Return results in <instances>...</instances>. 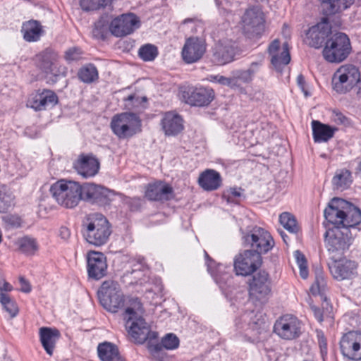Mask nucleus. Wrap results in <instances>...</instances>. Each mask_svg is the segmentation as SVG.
Masks as SVG:
<instances>
[{
  "label": "nucleus",
  "mask_w": 361,
  "mask_h": 361,
  "mask_svg": "<svg viewBox=\"0 0 361 361\" xmlns=\"http://www.w3.org/2000/svg\"><path fill=\"white\" fill-rule=\"evenodd\" d=\"M324 217L329 224L348 227L354 233L360 230L357 227L361 222L360 209L343 199H332L324 210Z\"/></svg>",
  "instance_id": "f257e3e1"
},
{
  "label": "nucleus",
  "mask_w": 361,
  "mask_h": 361,
  "mask_svg": "<svg viewBox=\"0 0 361 361\" xmlns=\"http://www.w3.org/2000/svg\"><path fill=\"white\" fill-rule=\"evenodd\" d=\"M82 233L90 244L95 246L104 245L111 233L106 218L99 213L88 214L82 224Z\"/></svg>",
  "instance_id": "f03ea898"
},
{
  "label": "nucleus",
  "mask_w": 361,
  "mask_h": 361,
  "mask_svg": "<svg viewBox=\"0 0 361 361\" xmlns=\"http://www.w3.org/2000/svg\"><path fill=\"white\" fill-rule=\"evenodd\" d=\"M325 233V245L332 259H339L352 245L357 234L348 227L336 225Z\"/></svg>",
  "instance_id": "7ed1b4c3"
},
{
  "label": "nucleus",
  "mask_w": 361,
  "mask_h": 361,
  "mask_svg": "<svg viewBox=\"0 0 361 361\" xmlns=\"http://www.w3.org/2000/svg\"><path fill=\"white\" fill-rule=\"evenodd\" d=\"M351 51L350 41L346 34L331 32L325 42L322 56L329 63H338L345 60Z\"/></svg>",
  "instance_id": "20e7f679"
},
{
  "label": "nucleus",
  "mask_w": 361,
  "mask_h": 361,
  "mask_svg": "<svg viewBox=\"0 0 361 361\" xmlns=\"http://www.w3.org/2000/svg\"><path fill=\"white\" fill-rule=\"evenodd\" d=\"M50 192L60 205L73 208L82 200V188L77 182L61 179L51 185Z\"/></svg>",
  "instance_id": "39448f33"
},
{
  "label": "nucleus",
  "mask_w": 361,
  "mask_h": 361,
  "mask_svg": "<svg viewBox=\"0 0 361 361\" xmlns=\"http://www.w3.org/2000/svg\"><path fill=\"white\" fill-rule=\"evenodd\" d=\"M111 128L119 139L133 137L142 131V120L133 112H123L113 116Z\"/></svg>",
  "instance_id": "423d86ee"
},
{
  "label": "nucleus",
  "mask_w": 361,
  "mask_h": 361,
  "mask_svg": "<svg viewBox=\"0 0 361 361\" xmlns=\"http://www.w3.org/2000/svg\"><path fill=\"white\" fill-rule=\"evenodd\" d=\"M99 302L107 311L116 313L126 304L125 295L117 281L107 280L98 290Z\"/></svg>",
  "instance_id": "0eeeda50"
},
{
  "label": "nucleus",
  "mask_w": 361,
  "mask_h": 361,
  "mask_svg": "<svg viewBox=\"0 0 361 361\" xmlns=\"http://www.w3.org/2000/svg\"><path fill=\"white\" fill-rule=\"evenodd\" d=\"M250 298L264 303L271 295V279L264 270L253 274L247 281Z\"/></svg>",
  "instance_id": "6e6552de"
},
{
  "label": "nucleus",
  "mask_w": 361,
  "mask_h": 361,
  "mask_svg": "<svg viewBox=\"0 0 361 361\" xmlns=\"http://www.w3.org/2000/svg\"><path fill=\"white\" fill-rule=\"evenodd\" d=\"M360 72L357 67L352 64L341 66L334 73L332 78L334 90L339 94L350 91L360 79Z\"/></svg>",
  "instance_id": "1a4fd4ad"
},
{
  "label": "nucleus",
  "mask_w": 361,
  "mask_h": 361,
  "mask_svg": "<svg viewBox=\"0 0 361 361\" xmlns=\"http://www.w3.org/2000/svg\"><path fill=\"white\" fill-rule=\"evenodd\" d=\"M243 240L245 246H250L252 252H258L260 256L271 250L275 244L269 232L257 226L243 235Z\"/></svg>",
  "instance_id": "9d476101"
},
{
  "label": "nucleus",
  "mask_w": 361,
  "mask_h": 361,
  "mask_svg": "<svg viewBox=\"0 0 361 361\" xmlns=\"http://www.w3.org/2000/svg\"><path fill=\"white\" fill-rule=\"evenodd\" d=\"M124 320L128 334L135 343L142 344L147 340L152 341L157 338V333L150 330L149 326L142 316L135 318L129 317Z\"/></svg>",
  "instance_id": "9b49d317"
},
{
  "label": "nucleus",
  "mask_w": 361,
  "mask_h": 361,
  "mask_svg": "<svg viewBox=\"0 0 361 361\" xmlns=\"http://www.w3.org/2000/svg\"><path fill=\"white\" fill-rule=\"evenodd\" d=\"M261 264L262 256L258 252L247 250L235 257L233 269L236 275L247 276L255 273Z\"/></svg>",
  "instance_id": "f8f14e48"
},
{
  "label": "nucleus",
  "mask_w": 361,
  "mask_h": 361,
  "mask_svg": "<svg viewBox=\"0 0 361 361\" xmlns=\"http://www.w3.org/2000/svg\"><path fill=\"white\" fill-rule=\"evenodd\" d=\"M302 323L293 314H284L275 322L274 331L281 338L293 340L301 334Z\"/></svg>",
  "instance_id": "ddd939ff"
},
{
  "label": "nucleus",
  "mask_w": 361,
  "mask_h": 361,
  "mask_svg": "<svg viewBox=\"0 0 361 361\" xmlns=\"http://www.w3.org/2000/svg\"><path fill=\"white\" fill-rule=\"evenodd\" d=\"M264 322L253 311L245 312L235 319V326L240 331H245L246 335L258 339L264 328Z\"/></svg>",
  "instance_id": "4468645a"
},
{
  "label": "nucleus",
  "mask_w": 361,
  "mask_h": 361,
  "mask_svg": "<svg viewBox=\"0 0 361 361\" xmlns=\"http://www.w3.org/2000/svg\"><path fill=\"white\" fill-rule=\"evenodd\" d=\"M140 27V20L133 13L122 14L115 18L110 23L111 33L117 37H122L133 33Z\"/></svg>",
  "instance_id": "2eb2a0df"
},
{
  "label": "nucleus",
  "mask_w": 361,
  "mask_h": 361,
  "mask_svg": "<svg viewBox=\"0 0 361 361\" xmlns=\"http://www.w3.org/2000/svg\"><path fill=\"white\" fill-rule=\"evenodd\" d=\"M343 355L350 360H361V332L349 331L340 341Z\"/></svg>",
  "instance_id": "dca6fc26"
},
{
  "label": "nucleus",
  "mask_w": 361,
  "mask_h": 361,
  "mask_svg": "<svg viewBox=\"0 0 361 361\" xmlns=\"http://www.w3.org/2000/svg\"><path fill=\"white\" fill-rule=\"evenodd\" d=\"M204 257L207 269L213 276L216 283L221 290H226L231 286L233 283V276L231 272V267H226L221 264H216L204 251Z\"/></svg>",
  "instance_id": "f3484780"
},
{
  "label": "nucleus",
  "mask_w": 361,
  "mask_h": 361,
  "mask_svg": "<svg viewBox=\"0 0 361 361\" xmlns=\"http://www.w3.org/2000/svg\"><path fill=\"white\" fill-rule=\"evenodd\" d=\"M84 200L92 204L104 206L111 202V191L106 188L94 183H85L82 185Z\"/></svg>",
  "instance_id": "a211bd4d"
},
{
  "label": "nucleus",
  "mask_w": 361,
  "mask_h": 361,
  "mask_svg": "<svg viewBox=\"0 0 361 361\" xmlns=\"http://www.w3.org/2000/svg\"><path fill=\"white\" fill-rule=\"evenodd\" d=\"M268 54L271 57V63L278 72H282L283 68L290 61V54L288 43L281 46V42L276 39L268 47Z\"/></svg>",
  "instance_id": "6ab92c4d"
},
{
  "label": "nucleus",
  "mask_w": 361,
  "mask_h": 361,
  "mask_svg": "<svg viewBox=\"0 0 361 361\" xmlns=\"http://www.w3.org/2000/svg\"><path fill=\"white\" fill-rule=\"evenodd\" d=\"M215 93L212 88L209 87H190L183 92L185 102L195 106H207L214 99Z\"/></svg>",
  "instance_id": "aec40b11"
},
{
  "label": "nucleus",
  "mask_w": 361,
  "mask_h": 361,
  "mask_svg": "<svg viewBox=\"0 0 361 361\" xmlns=\"http://www.w3.org/2000/svg\"><path fill=\"white\" fill-rule=\"evenodd\" d=\"M263 12L258 7L246 10L242 17L243 32L249 37L258 35L264 26Z\"/></svg>",
  "instance_id": "412c9836"
},
{
  "label": "nucleus",
  "mask_w": 361,
  "mask_h": 361,
  "mask_svg": "<svg viewBox=\"0 0 361 361\" xmlns=\"http://www.w3.org/2000/svg\"><path fill=\"white\" fill-rule=\"evenodd\" d=\"M239 49L236 43L228 39L219 41L213 49V61L222 66L233 61Z\"/></svg>",
  "instance_id": "4be33fe9"
},
{
  "label": "nucleus",
  "mask_w": 361,
  "mask_h": 361,
  "mask_svg": "<svg viewBox=\"0 0 361 361\" xmlns=\"http://www.w3.org/2000/svg\"><path fill=\"white\" fill-rule=\"evenodd\" d=\"M206 51L204 41L198 37H189L182 49L183 60L188 64L196 63L202 59Z\"/></svg>",
  "instance_id": "5701e85b"
},
{
  "label": "nucleus",
  "mask_w": 361,
  "mask_h": 361,
  "mask_svg": "<svg viewBox=\"0 0 361 361\" xmlns=\"http://www.w3.org/2000/svg\"><path fill=\"white\" fill-rule=\"evenodd\" d=\"M331 33L329 23L326 19H323L320 23L310 27L306 32L305 42L310 47L319 49L322 47L324 40H326Z\"/></svg>",
  "instance_id": "b1692460"
},
{
  "label": "nucleus",
  "mask_w": 361,
  "mask_h": 361,
  "mask_svg": "<svg viewBox=\"0 0 361 361\" xmlns=\"http://www.w3.org/2000/svg\"><path fill=\"white\" fill-rule=\"evenodd\" d=\"M87 269L90 278L99 280L104 277L107 271L105 255L99 252L92 251L89 252Z\"/></svg>",
  "instance_id": "393cba45"
},
{
  "label": "nucleus",
  "mask_w": 361,
  "mask_h": 361,
  "mask_svg": "<svg viewBox=\"0 0 361 361\" xmlns=\"http://www.w3.org/2000/svg\"><path fill=\"white\" fill-rule=\"evenodd\" d=\"M338 259H332L334 262L329 266L330 272L335 279L338 281L350 279L355 275L357 264L355 261Z\"/></svg>",
  "instance_id": "a878e982"
},
{
  "label": "nucleus",
  "mask_w": 361,
  "mask_h": 361,
  "mask_svg": "<svg viewBox=\"0 0 361 361\" xmlns=\"http://www.w3.org/2000/svg\"><path fill=\"white\" fill-rule=\"evenodd\" d=\"M73 167L80 175L89 178L98 173L99 163L92 154H81L74 162Z\"/></svg>",
  "instance_id": "bb28decb"
},
{
  "label": "nucleus",
  "mask_w": 361,
  "mask_h": 361,
  "mask_svg": "<svg viewBox=\"0 0 361 361\" xmlns=\"http://www.w3.org/2000/svg\"><path fill=\"white\" fill-rule=\"evenodd\" d=\"M173 188L164 182L157 181L147 185L145 197L151 201H167L172 198Z\"/></svg>",
  "instance_id": "cd10ccee"
},
{
  "label": "nucleus",
  "mask_w": 361,
  "mask_h": 361,
  "mask_svg": "<svg viewBox=\"0 0 361 361\" xmlns=\"http://www.w3.org/2000/svg\"><path fill=\"white\" fill-rule=\"evenodd\" d=\"M58 58V54L54 49L47 48L37 54L35 57V60L37 67L44 73L56 75L57 74L54 68Z\"/></svg>",
  "instance_id": "c85d7f7f"
},
{
  "label": "nucleus",
  "mask_w": 361,
  "mask_h": 361,
  "mask_svg": "<svg viewBox=\"0 0 361 361\" xmlns=\"http://www.w3.org/2000/svg\"><path fill=\"white\" fill-rule=\"evenodd\" d=\"M179 343L178 336L173 333H169L162 337L159 343L149 345V350L154 357L159 359L160 361H164L163 348L169 350H175L178 348Z\"/></svg>",
  "instance_id": "c756f323"
},
{
  "label": "nucleus",
  "mask_w": 361,
  "mask_h": 361,
  "mask_svg": "<svg viewBox=\"0 0 361 361\" xmlns=\"http://www.w3.org/2000/svg\"><path fill=\"white\" fill-rule=\"evenodd\" d=\"M161 126L166 135L173 136L183 130V121L178 114L168 111L164 114Z\"/></svg>",
  "instance_id": "7c9ffc66"
},
{
  "label": "nucleus",
  "mask_w": 361,
  "mask_h": 361,
  "mask_svg": "<svg viewBox=\"0 0 361 361\" xmlns=\"http://www.w3.org/2000/svg\"><path fill=\"white\" fill-rule=\"evenodd\" d=\"M39 340L46 353L51 356L56 343L61 337L60 331L56 328L41 327L39 331Z\"/></svg>",
  "instance_id": "2f4dec72"
},
{
  "label": "nucleus",
  "mask_w": 361,
  "mask_h": 361,
  "mask_svg": "<svg viewBox=\"0 0 361 361\" xmlns=\"http://www.w3.org/2000/svg\"><path fill=\"white\" fill-rule=\"evenodd\" d=\"M97 350L101 361H125L118 346L113 343L109 341L100 343Z\"/></svg>",
  "instance_id": "473e14b6"
},
{
  "label": "nucleus",
  "mask_w": 361,
  "mask_h": 361,
  "mask_svg": "<svg viewBox=\"0 0 361 361\" xmlns=\"http://www.w3.org/2000/svg\"><path fill=\"white\" fill-rule=\"evenodd\" d=\"M198 184L204 190H216L221 185L220 173L213 169H207L200 173Z\"/></svg>",
  "instance_id": "72a5a7b5"
},
{
  "label": "nucleus",
  "mask_w": 361,
  "mask_h": 361,
  "mask_svg": "<svg viewBox=\"0 0 361 361\" xmlns=\"http://www.w3.org/2000/svg\"><path fill=\"white\" fill-rule=\"evenodd\" d=\"M21 32L26 42H33L39 41L44 31L38 20H30L23 23Z\"/></svg>",
  "instance_id": "f704fd0d"
},
{
  "label": "nucleus",
  "mask_w": 361,
  "mask_h": 361,
  "mask_svg": "<svg viewBox=\"0 0 361 361\" xmlns=\"http://www.w3.org/2000/svg\"><path fill=\"white\" fill-rule=\"evenodd\" d=\"M57 102L58 97L53 91L44 90L35 96L30 102V106L35 111H42L49 105L54 106Z\"/></svg>",
  "instance_id": "c9c22d12"
},
{
  "label": "nucleus",
  "mask_w": 361,
  "mask_h": 361,
  "mask_svg": "<svg viewBox=\"0 0 361 361\" xmlns=\"http://www.w3.org/2000/svg\"><path fill=\"white\" fill-rule=\"evenodd\" d=\"M312 136L315 142H324L329 140L337 130L336 128L324 124L319 121H312Z\"/></svg>",
  "instance_id": "e433bc0d"
},
{
  "label": "nucleus",
  "mask_w": 361,
  "mask_h": 361,
  "mask_svg": "<svg viewBox=\"0 0 361 361\" xmlns=\"http://www.w3.org/2000/svg\"><path fill=\"white\" fill-rule=\"evenodd\" d=\"M18 250L27 256H32L39 250V244L36 238L30 235H24L18 238L16 243Z\"/></svg>",
  "instance_id": "4c0bfd02"
},
{
  "label": "nucleus",
  "mask_w": 361,
  "mask_h": 361,
  "mask_svg": "<svg viewBox=\"0 0 361 361\" xmlns=\"http://www.w3.org/2000/svg\"><path fill=\"white\" fill-rule=\"evenodd\" d=\"M77 76L81 82L92 84L98 80L99 71L94 64L89 63L79 68Z\"/></svg>",
  "instance_id": "58836bf2"
},
{
  "label": "nucleus",
  "mask_w": 361,
  "mask_h": 361,
  "mask_svg": "<svg viewBox=\"0 0 361 361\" xmlns=\"http://www.w3.org/2000/svg\"><path fill=\"white\" fill-rule=\"evenodd\" d=\"M127 307L123 313V319L142 316L144 308L140 300L137 297H130L126 302Z\"/></svg>",
  "instance_id": "ea45409f"
},
{
  "label": "nucleus",
  "mask_w": 361,
  "mask_h": 361,
  "mask_svg": "<svg viewBox=\"0 0 361 361\" xmlns=\"http://www.w3.org/2000/svg\"><path fill=\"white\" fill-rule=\"evenodd\" d=\"M351 172L347 169H341L336 171L332 179V183L336 189H345L351 184Z\"/></svg>",
  "instance_id": "a19ab883"
},
{
  "label": "nucleus",
  "mask_w": 361,
  "mask_h": 361,
  "mask_svg": "<svg viewBox=\"0 0 361 361\" xmlns=\"http://www.w3.org/2000/svg\"><path fill=\"white\" fill-rule=\"evenodd\" d=\"M322 4L329 5V14H334L348 8L355 2V0H319Z\"/></svg>",
  "instance_id": "79ce46f5"
},
{
  "label": "nucleus",
  "mask_w": 361,
  "mask_h": 361,
  "mask_svg": "<svg viewBox=\"0 0 361 361\" xmlns=\"http://www.w3.org/2000/svg\"><path fill=\"white\" fill-rule=\"evenodd\" d=\"M14 204V197L5 185L0 186V213L7 212Z\"/></svg>",
  "instance_id": "37998d69"
},
{
  "label": "nucleus",
  "mask_w": 361,
  "mask_h": 361,
  "mask_svg": "<svg viewBox=\"0 0 361 361\" xmlns=\"http://www.w3.org/2000/svg\"><path fill=\"white\" fill-rule=\"evenodd\" d=\"M281 224L292 233H297L299 231V226L294 216L290 213L284 212L279 216Z\"/></svg>",
  "instance_id": "c03bdc74"
},
{
  "label": "nucleus",
  "mask_w": 361,
  "mask_h": 361,
  "mask_svg": "<svg viewBox=\"0 0 361 361\" xmlns=\"http://www.w3.org/2000/svg\"><path fill=\"white\" fill-rule=\"evenodd\" d=\"M326 280L324 273L321 270H317L315 276V281L310 288V291L313 295H323L326 290Z\"/></svg>",
  "instance_id": "a18cd8bd"
},
{
  "label": "nucleus",
  "mask_w": 361,
  "mask_h": 361,
  "mask_svg": "<svg viewBox=\"0 0 361 361\" xmlns=\"http://www.w3.org/2000/svg\"><path fill=\"white\" fill-rule=\"evenodd\" d=\"M158 54L157 47L151 44H145L138 50V56L144 61H154Z\"/></svg>",
  "instance_id": "49530a36"
},
{
  "label": "nucleus",
  "mask_w": 361,
  "mask_h": 361,
  "mask_svg": "<svg viewBox=\"0 0 361 361\" xmlns=\"http://www.w3.org/2000/svg\"><path fill=\"white\" fill-rule=\"evenodd\" d=\"M0 303L3 308L6 311L11 317H15L18 313V307L14 300H13L8 294L0 296Z\"/></svg>",
  "instance_id": "de8ad7c7"
},
{
  "label": "nucleus",
  "mask_w": 361,
  "mask_h": 361,
  "mask_svg": "<svg viewBox=\"0 0 361 361\" xmlns=\"http://www.w3.org/2000/svg\"><path fill=\"white\" fill-rule=\"evenodd\" d=\"M111 0H80V5L85 11H95L110 4Z\"/></svg>",
  "instance_id": "09e8293b"
},
{
  "label": "nucleus",
  "mask_w": 361,
  "mask_h": 361,
  "mask_svg": "<svg viewBox=\"0 0 361 361\" xmlns=\"http://www.w3.org/2000/svg\"><path fill=\"white\" fill-rule=\"evenodd\" d=\"M216 5L228 13H235L242 0H215Z\"/></svg>",
  "instance_id": "8fccbe9b"
},
{
  "label": "nucleus",
  "mask_w": 361,
  "mask_h": 361,
  "mask_svg": "<svg viewBox=\"0 0 361 361\" xmlns=\"http://www.w3.org/2000/svg\"><path fill=\"white\" fill-rule=\"evenodd\" d=\"M294 256L300 269V276L304 279H307L308 276V269L305 255L300 251L296 250L294 252Z\"/></svg>",
  "instance_id": "3c124183"
},
{
  "label": "nucleus",
  "mask_w": 361,
  "mask_h": 361,
  "mask_svg": "<svg viewBox=\"0 0 361 361\" xmlns=\"http://www.w3.org/2000/svg\"><path fill=\"white\" fill-rule=\"evenodd\" d=\"M83 55V51L79 47H71L66 51L64 58L68 62L80 60Z\"/></svg>",
  "instance_id": "603ef678"
},
{
  "label": "nucleus",
  "mask_w": 361,
  "mask_h": 361,
  "mask_svg": "<svg viewBox=\"0 0 361 361\" xmlns=\"http://www.w3.org/2000/svg\"><path fill=\"white\" fill-rule=\"evenodd\" d=\"M241 195L240 188H231L224 193L223 197L226 199L228 203L238 204V199Z\"/></svg>",
  "instance_id": "864d4df0"
},
{
  "label": "nucleus",
  "mask_w": 361,
  "mask_h": 361,
  "mask_svg": "<svg viewBox=\"0 0 361 361\" xmlns=\"http://www.w3.org/2000/svg\"><path fill=\"white\" fill-rule=\"evenodd\" d=\"M126 102V107L128 109L137 108L142 102H146V98H140L135 94H130L123 99Z\"/></svg>",
  "instance_id": "5fc2aeb1"
},
{
  "label": "nucleus",
  "mask_w": 361,
  "mask_h": 361,
  "mask_svg": "<svg viewBox=\"0 0 361 361\" xmlns=\"http://www.w3.org/2000/svg\"><path fill=\"white\" fill-rule=\"evenodd\" d=\"M210 78L211 81L218 82L223 85L231 87L236 86V81L233 78H226L219 75H211Z\"/></svg>",
  "instance_id": "6e6d98bb"
},
{
  "label": "nucleus",
  "mask_w": 361,
  "mask_h": 361,
  "mask_svg": "<svg viewBox=\"0 0 361 361\" xmlns=\"http://www.w3.org/2000/svg\"><path fill=\"white\" fill-rule=\"evenodd\" d=\"M332 119L338 125L348 126L350 125V120L343 113L338 110L332 111Z\"/></svg>",
  "instance_id": "4d7b16f0"
},
{
  "label": "nucleus",
  "mask_w": 361,
  "mask_h": 361,
  "mask_svg": "<svg viewBox=\"0 0 361 361\" xmlns=\"http://www.w3.org/2000/svg\"><path fill=\"white\" fill-rule=\"evenodd\" d=\"M317 338L322 355L327 353V341L322 330H317Z\"/></svg>",
  "instance_id": "13d9d810"
},
{
  "label": "nucleus",
  "mask_w": 361,
  "mask_h": 361,
  "mask_svg": "<svg viewBox=\"0 0 361 361\" xmlns=\"http://www.w3.org/2000/svg\"><path fill=\"white\" fill-rule=\"evenodd\" d=\"M125 202L131 211H137L142 206V200L140 197H128Z\"/></svg>",
  "instance_id": "bf43d9fd"
},
{
  "label": "nucleus",
  "mask_w": 361,
  "mask_h": 361,
  "mask_svg": "<svg viewBox=\"0 0 361 361\" xmlns=\"http://www.w3.org/2000/svg\"><path fill=\"white\" fill-rule=\"evenodd\" d=\"M233 78H235L236 82L238 80H240L245 83H248L253 80L246 70L236 71Z\"/></svg>",
  "instance_id": "052dcab7"
},
{
  "label": "nucleus",
  "mask_w": 361,
  "mask_h": 361,
  "mask_svg": "<svg viewBox=\"0 0 361 361\" xmlns=\"http://www.w3.org/2000/svg\"><path fill=\"white\" fill-rule=\"evenodd\" d=\"M262 66V60L257 62H252L246 71L250 73V75L253 79L255 75L259 73L261 67Z\"/></svg>",
  "instance_id": "680f3d73"
},
{
  "label": "nucleus",
  "mask_w": 361,
  "mask_h": 361,
  "mask_svg": "<svg viewBox=\"0 0 361 361\" xmlns=\"http://www.w3.org/2000/svg\"><path fill=\"white\" fill-rule=\"evenodd\" d=\"M13 290V286L6 281V280L1 277H0V296H4L7 295L8 292H10Z\"/></svg>",
  "instance_id": "e2e57ef3"
},
{
  "label": "nucleus",
  "mask_w": 361,
  "mask_h": 361,
  "mask_svg": "<svg viewBox=\"0 0 361 361\" xmlns=\"http://www.w3.org/2000/svg\"><path fill=\"white\" fill-rule=\"evenodd\" d=\"M6 223L12 228H19L21 226V219L16 216H8L6 219Z\"/></svg>",
  "instance_id": "0e129e2a"
},
{
  "label": "nucleus",
  "mask_w": 361,
  "mask_h": 361,
  "mask_svg": "<svg viewBox=\"0 0 361 361\" xmlns=\"http://www.w3.org/2000/svg\"><path fill=\"white\" fill-rule=\"evenodd\" d=\"M19 282L20 284V291L25 293H28L31 291V290H32L31 286H30V283L27 280L25 279V278L20 277Z\"/></svg>",
  "instance_id": "69168bd1"
},
{
  "label": "nucleus",
  "mask_w": 361,
  "mask_h": 361,
  "mask_svg": "<svg viewBox=\"0 0 361 361\" xmlns=\"http://www.w3.org/2000/svg\"><path fill=\"white\" fill-rule=\"evenodd\" d=\"M134 267L135 268L133 269L131 271H126L124 276L128 277L129 276V274L133 275L135 274H136V276L134 277V279L140 278V276L142 275V272H141L142 264L137 263V264H135Z\"/></svg>",
  "instance_id": "338daca9"
},
{
  "label": "nucleus",
  "mask_w": 361,
  "mask_h": 361,
  "mask_svg": "<svg viewBox=\"0 0 361 361\" xmlns=\"http://www.w3.org/2000/svg\"><path fill=\"white\" fill-rule=\"evenodd\" d=\"M59 235L62 240L67 241L71 236V231L67 227L61 226Z\"/></svg>",
  "instance_id": "774afa93"
}]
</instances>
